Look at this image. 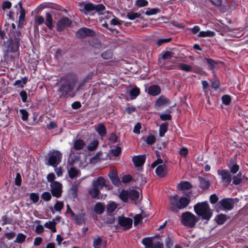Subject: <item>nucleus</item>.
Instances as JSON below:
<instances>
[{
	"label": "nucleus",
	"instance_id": "f257e3e1",
	"mask_svg": "<svg viewBox=\"0 0 248 248\" xmlns=\"http://www.w3.org/2000/svg\"><path fill=\"white\" fill-rule=\"evenodd\" d=\"M196 214L202 219L209 220L212 216V212L206 202H198L194 206Z\"/></svg>",
	"mask_w": 248,
	"mask_h": 248
},
{
	"label": "nucleus",
	"instance_id": "f03ea898",
	"mask_svg": "<svg viewBox=\"0 0 248 248\" xmlns=\"http://www.w3.org/2000/svg\"><path fill=\"white\" fill-rule=\"evenodd\" d=\"M106 180L102 176L94 179L92 182V187L89 190V193L93 198H96L100 191L105 186Z\"/></svg>",
	"mask_w": 248,
	"mask_h": 248
},
{
	"label": "nucleus",
	"instance_id": "7ed1b4c3",
	"mask_svg": "<svg viewBox=\"0 0 248 248\" xmlns=\"http://www.w3.org/2000/svg\"><path fill=\"white\" fill-rule=\"evenodd\" d=\"M170 201L172 210L175 208L183 209L186 208L190 202L189 199L185 197H181L178 199V196L176 195L170 197Z\"/></svg>",
	"mask_w": 248,
	"mask_h": 248
},
{
	"label": "nucleus",
	"instance_id": "20e7f679",
	"mask_svg": "<svg viewBox=\"0 0 248 248\" xmlns=\"http://www.w3.org/2000/svg\"><path fill=\"white\" fill-rule=\"evenodd\" d=\"M182 224L188 228L193 227L198 221V217L190 212H185L181 215Z\"/></svg>",
	"mask_w": 248,
	"mask_h": 248
},
{
	"label": "nucleus",
	"instance_id": "39448f33",
	"mask_svg": "<svg viewBox=\"0 0 248 248\" xmlns=\"http://www.w3.org/2000/svg\"><path fill=\"white\" fill-rule=\"evenodd\" d=\"M62 154L58 151H54L49 154L48 164L54 168L61 162Z\"/></svg>",
	"mask_w": 248,
	"mask_h": 248
},
{
	"label": "nucleus",
	"instance_id": "423d86ee",
	"mask_svg": "<svg viewBox=\"0 0 248 248\" xmlns=\"http://www.w3.org/2000/svg\"><path fill=\"white\" fill-rule=\"evenodd\" d=\"M174 50L167 51L162 53V59L160 60V63L164 64L165 68H168V66L166 65V63L169 61L172 62L175 60V56Z\"/></svg>",
	"mask_w": 248,
	"mask_h": 248
},
{
	"label": "nucleus",
	"instance_id": "0eeeda50",
	"mask_svg": "<svg viewBox=\"0 0 248 248\" xmlns=\"http://www.w3.org/2000/svg\"><path fill=\"white\" fill-rule=\"evenodd\" d=\"M162 163L163 161L162 159H158L152 164V168H155L158 164H160L155 169V173L156 175L160 177H164L166 174V166L164 165H162Z\"/></svg>",
	"mask_w": 248,
	"mask_h": 248
},
{
	"label": "nucleus",
	"instance_id": "6e6552de",
	"mask_svg": "<svg viewBox=\"0 0 248 248\" xmlns=\"http://www.w3.org/2000/svg\"><path fill=\"white\" fill-rule=\"evenodd\" d=\"M51 188L50 191L52 195L56 198H59L61 196L62 193V185L57 182H52L50 184Z\"/></svg>",
	"mask_w": 248,
	"mask_h": 248
},
{
	"label": "nucleus",
	"instance_id": "1a4fd4ad",
	"mask_svg": "<svg viewBox=\"0 0 248 248\" xmlns=\"http://www.w3.org/2000/svg\"><path fill=\"white\" fill-rule=\"evenodd\" d=\"M133 220L131 218L124 217H119L118 222L119 225L125 230L130 229L132 225Z\"/></svg>",
	"mask_w": 248,
	"mask_h": 248
},
{
	"label": "nucleus",
	"instance_id": "9d476101",
	"mask_svg": "<svg viewBox=\"0 0 248 248\" xmlns=\"http://www.w3.org/2000/svg\"><path fill=\"white\" fill-rule=\"evenodd\" d=\"M217 173L221 176L222 181L229 184L232 181V175L230 171L226 170H218Z\"/></svg>",
	"mask_w": 248,
	"mask_h": 248
},
{
	"label": "nucleus",
	"instance_id": "9b49d317",
	"mask_svg": "<svg viewBox=\"0 0 248 248\" xmlns=\"http://www.w3.org/2000/svg\"><path fill=\"white\" fill-rule=\"evenodd\" d=\"M79 10L81 12L86 14L87 12L95 10V7L90 2H82L78 3Z\"/></svg>",
	"mask_w": 248,
	"mask_h": 248
},
{
	"label": "nucleus",
	"instance_id": "f8f14e48",
	"mask_svg": "<svg viewBox=\"0 0 248 248\" xmlns=\"http://www.w3.org/2000/svg\"><path fill=\"white\" fill-rule=\"evenodd\" d=\"M71 21L67 17H63L61 18L57 24V30L61 31L65 28L69 27L71 24Z\"/></svg>",
	"mask_w": 248,
	"mask_h": 248
},
{
	"label": "nucleus",
	"instance_id": "ddd939ff",
	"mask_svg": "<svg viewBox=\"0 0 248 248\" xmlns=\"http://www.w3.org/2000/svg\"><path fill=\"white\" fill-rule=\"evenodd\" d=\"M220 203L225 210H231L234 206V202L232 199H223Z\"/></svg>",
	"mask_w": 248,
	"mask_h": 248
},
{
	"label": "nucleus",
	"instance_id": "4468645a",
	"mask_svg": "<svg viewBox=\"0 0 248 248\" xmlns=\"http://www.w3.org/2000/svg\"><path fill=\"white\" fill-rule=\"evenodd\" d=\"M93 34V31L86 28H81L77 32V36L79 38H82L87 36H92Z\"/></svg>",
	"mask_w": 248,
	"mask_h": 248
},
{
	"label": "nucleus",
	"instance_id": "2eb2a0df",
	"mask_svg": "<svg viewBox=\"0 0 248 248\" xmlns=\"http://www.w3.org/2000/svg\"><path fill=\"white\" fill-rule=\"evenodd\" d=\"M145 160V156L144 155L134 156L132 158V161L136 167L142 166Z\"/></svg>",
	"mask_w": 248,
	"mask_h": 248
},
{
	"label": "nucleus",
	"instance_id": "dca6fc26",
	"mask_svg": "<svg viewBox=\"0 0 248 248\" xmlns=\"http://www.w3.org/2000/svg\"><path fill=\"white\" fill-rule=\"evenodd\" d=\"M170 104V100L164 96L159 97L155 102V106L159 108Z\"/></svg>",
	"mask_w": 248,
	"mask_h": 248
},
{
	"label": "nucleus",
	"instance_id": "f3484780",
	"mask_svg": "<svg viewBox=\"0 0 248 248\" xmlns=\"http://www.w3.org/2000/svg\"><path fill=\"white\" fill-rule=\"evenodd\" d=\"M129 93L130 100H133L140 94V90L137 86H134L129 90Z\"/></svg>",
	"mask_w": 248,
	"mask_h": 248
},
{
	"label": "nucleus",
	"instance_id": "a211bd4d",
	"mask_svg": "<svg viewBox=\"0 0 248 248\" xmlns=\"http://www.w3.org/2000/svg\"><path fill=\"white\" fill-rule=\"evenodd\" d=\"M129 197L130 199L135 201H138L141 198L140 191L135 189L129 191Z\"/></svg>",
	"mask_w": 248,
	"mask_h": 248
},
{
	"label": "nucleus",
	"instance_id": "6ab92c4d",
	"mask_svg": "<svg viewBox=\"0 0 248 248\" xmlns=\"http://www.w3.org/2000/svg\"><path fill=\"white\" fill-rule=\"evenodd\" d=\"M161 92L160 88L157 85H153L149 87L148 93L153 96L158 95Z\"/></svg>",
	"mask_w": 248,
	"mask_h": 248
},
{
	"label": "nucleus",
	"instance_id": "aec40b11",
	"mask_svg": "<svg viewBox=\"0 0 248 248\" xmlns=\"http://www.w3.org/2000/svg\"><path fill=\"white\" fill-rule=\"evenodd\" d=\"M93 247L94 248H101L102 246V239L98 236L95 235L93 237Z\"/></svg>",
	"mask_w": 248,
	"mask_h": 248
},
{
	"label": "nucleus",
	"instance_id": "412c9836",
	"mask_svg": "<svg viewBox=\"0 0 248 248\" xmlns=\"http://www.w3.org/2000/svg\"><path fill=\"white\" fill-rule=\"evenodd\" d=\"M95 129L101 137H104L106 134V129L102 124H99L95 126Z\"/></svg>",
	"mask_w": 248,
	"mask_h": 248
},
{
	"label": "nucleus",
	"instance_id": "4be33fe9",
	"mask_svg": "<svg viewBox=\"0 0 248 248\" xmlns=\"http://www.w3.org/2000/svg\"><path fill=\"white\" fill-rule=\"evenodd\" d=\"M85 146L84 141L80 139L77 140L74 142V148L76 150H81Z\"/></svg>",
	"mask_w": 248,
	"mask_h": 248
},
{
	"label": "nucleus",
	"instance_id": "5701e85b",
	"mask_svg": "<svg viewBox=\"0 0 248 248\" xmlns=\"http://www.w3.org/2000/svg\"><path fill=\"white\" fill-rule=\"evenodd\" d=\"M191 187L192 186L191 184L187 181H183L180 183L177 186L178 188L182 190L189 189L191 188Z\"/></svg>",
	"mask_w": 248,
	"mask_h": 248
},
{
	"label": "nucleus",
	"instance_id": "b1692460",
	"mask_svg": "<svg viewBox=\"0 0 248 248\" xmlns=\"http://www.w3.org/2000/svg\"><path fill=\"white\" fill-rule=\"evenodd\" d=\"M56 223L55 220L53 219L51 221H49L46 222L44 224V226L45 227L50 229L53 232H55L57 231Z\"/></svg>",
	"mask_w": 248,
	"mask_h": 248
},
{
	"label": "nucleus",
	"instance_id": "393cba45",
	"mask_svg": "<svg viewBox=\"0 0 248 248\" xmlns=\"http://www.w3.org/2000/svg\"><path fill=\"white\" fill-rule=\"evenodd\" d=\"M45 24L48 28V29L50 30L52 29L53 27L52 23V17L50 13H46Z\"/></svg>",
	"mask_w": 248,
	"mask_h": 248
},
{
	"label": "nucleus",
	"instance_id": "a878e982",
	"mask_svg": "<svg viewBox=\"0 0 248 248\" xmlns=\"http://www.w3.org/2000/svg\"><path fill=\"white\" fill-rule=\"evenodd\" d=\"M168 126V123L165 122L162 123L159 127V134L160 137H163L167 131Z\"/></svg>",
	"mask_w": 248,
	"mask_h": 248
},
{
	"label": "nucleus",
	"instance_id": "bb28decb",
	"mask_svg": "<svg viewBox=\"0 0 248 248\" xmlns=\"http://www.w3.org/2000/svg\"><path fill=\"white\" fill-rule=\"evenodd\" d=\"M105 210L104 205L100 202L96 203L94 207V211L98 214H102Z\"/></svg>",
	"mask_w": 248,
	"mask_h": 248
},
{
	"label": "nucleus",
	"instance_id": "cd10ccee",
	"mask_svg": "<svg viewBox=\"0 0 248 248\" xmlns=\"http://www.w3.org/2000/svg\"><path fill=\"white\" fill-rule=\"evenodd\" d=\"M59 90L60 92H62V95H65L73 90V87L70 85H63Z\"/></svg>",
	"mask_w": 248,
	"mask_h": 248
},
{
	"label": "nucleus",
	"instance_id": "c85d7f7f",
	"mask_svg": "<svg viewBox=\"0 0 248 248\" xmlns=\"http://www.w3.org/2000/svg\"><path fill=\"white\" fill-rule=\"evenodd\" d=\"M215 34V32L211 31H200L198 36L200 37H213Z\"/></svg>",
	"mask_w": 248,
	"mask_h": 248
},
{
	"label": "nucleus",
	"instance_id": "c756f323",
	"mask_svg": "<svg viewBox=\"0 0 248 248\" xmlns=\"http://www.w3.org/2000/svg\"><path fill=\"white\" fill-rule=\"evenodd\" d=\"M129 191L123 190L121 191V192L119 194V198L122 200L124 202H126L128 199H129Z\"/></svg>",
	"mask_w": 248,
	"mask_h": 248
},
{
	"label": "nucleus",
	"instance_id": "7c9ffc66",
	"mask_svg": "<svg viewBox=\"0 0 248 248\" xmlns=\"http://www.w3.org/2000/svg\"><path fill=\"white\" fill-rule=\"evenodd\" d=\"M99 144L97 140H94L92 141L88 145L87 149L89 151H93L96 149Z\"/></svg>",
	"mask_w": 248,
	"mask_h": 248
},
{
	"label": "nucleus",
	"instance_id": "2f4dec72",
	"mask_svg": "<svg viewBox=\"0 0 248 248\" xmlns=\"http://www.w3.org/2000/svg\"><path fill=\"white\" fill-rule=\"evenodd\" d=\"M200 182V186L203 189H207L210 185L209 182L204 178L200 177L199 178Z\"/></svg>",
	"mask_w": 248,
	"mask_h": 248
},
{
	"label": "nucleus",
	"instance_id": "473e14b6",
	"mask_svg": "<svg viewBox=\"0 0 248 248\" xmlns=\"http://www.w3.org/2000/svg\"><path fill=\"white\" fill-rule=\"evenodd\" d=\"M228 166L231 170V172L233 174L236 173L239 170V166L233 162L230 163Z\"/></svg>",
	"mask_w": 248,
	"mask_h": 248
},
{
	"label": "nucleus",
	"instance_id": "72a5a7b5",
	"mask_svg": "<svg viewBox=\"0 0 248 248\" xmlns=\"http://www.w3.org/2000/svg\"><path fill=\"white\" fill-rule=\"evenodd\" d=\"M142 243L147 248H152L153 242L151 238L147 237L142 239Z\"/></svg>",
	"mask_w": 248,
	"mask_h": 248
},
{
	"label": "nucleus",
	"instance_id": "f704fd0d",
	"mask_svg": "<svg viewBox=\"0 0 248 248\" xmlns=\"http://www.w3.org/2000/svg\"><path fill=\"white\" fill-rule=\"evenodd\" d=\"M117 208V204L113 202H110L107 205V210L108 212L111 213Z\"/></svg>",
	"mask_w": 248,
	"mask_h": 248
},
{
	"label": "nucleus",
	"instance_id": "c9c22d12",
	"mask_svg": "<svg viewBox=\"0 0 248 248\" xmlns=\"http://www.w3.org/2000/svg\"><path fill=\"white\" fill-rule=\"evenodd\" d=\"M242 173L239 172L236 175L233 177L232 184L235 185L240 184L242 182Z\"/></svg>",
	"mask_w": 248,
	"mask_h": 248
},
{
	"label": "nucleus",
	"instance_id": "e433bc0d",
	"mask_svg": "<svg viewBox=\"0 0 248 248\" xmlns=\"http://www.w3.org/2000/svg\"><path fill=\"white\" fill-rule=\"evenodd\" d=\"M64 206V203L62 201H57L54 205L55 210L59 212H61Z\"/></svg>",
	"mask_w": 248,
	"mask_h": 248
},
{
	"label": "nucleus",
	"instance_id": "4c0bfd02",
	"mask_svg": "<svg viewBox=\"0 0 248 248\" xmlns=\"http://www.w3.org/2000/svg\"><path fill=\"white\" fill-rule=\"evenodd\" d=\"M26 238V236L25 234L22 233H20L17 234V237L15 240L14 242L20 244L25 241Z\"/></svg>",
	"mask_w": 248,
	"mask_h": 248
},
{
	"label": "nucleus",
	"instance_id": "58836bf2",
	"mask_svg": "<svg viewBox=\"0 0 248 248\" xmlns=\"http://www.w3.org/2000/svg\"><path fill=\"white\" fill-rule=\"evenodd\" d=\"M68 173L69 177L71 179H73L78 175V170L75 169V168L73 167L70 168V169L68 171Z\"/></svg>",
	"mask_w": 248,
	"mask_h": 248
},
{
	"label": "nucleus",
	"instance_id": "ea45409f",
	"mask_svg": "<svg viewBox=\"0 0 248 248\" xmlns=\"http://www.w3.org/2000/svg\"><path fill=\"white\" fill-rule=\"evenodd\" d=\"M179 68L186 72H189L192 70V67L190 65L185 63H180L179 65Z\"/></svg>",
	"mask_w": 248,
	"mask_h": 248
},
{
	"label": "nucleus",
	"instance_id": "a19ab883",
	"mask_svg": "<svg viewBox=\"0 0 248 248\" xmlns=\"http://www.w3.org/2000/svg\"><path fill=\"white\" fill-rule=\"evenodd\" d=\"M211 86L215 90H217L220 85V81L218 78H212L211 80Z\"/></svg>",
	"mask_w": 248,
	"mask_h": 248
},
{
	"label": "nucleus",
	"instance_id": "79ce46f5",
	"mask_svg": "<svg viewBox=\"0 0 248 248\" xmlns=\"http://www.w3.org/2000/svg\"><path fill=\"white\" fill-rule=\"evenodd\" d=\"M27 78H22L21 79L17 80L15 81L14 85L18 87H23L27 82Z\"/></svg>",
	"mask_w": 248,
	"mask_h": 248
},
{
	"label": "nucleus",
	"instance_id": "37998d69",
	"mask_svg": "<svg viewBox=\"0 0 248 248\" xmlns=\"http://www.w3.org/2000/svg\"><path fill=\"white\" fill-rule=\"evenodd\" d=\"M226 220L225 215H219L216 218V221L218 224H222Z\"/></svg>",
	"mask_w": 248,
	"mask_h": 248
},
{
	"label": "nucleus",
	"instance_id": "c03bdc74",
	"mask_svg": "<svg viewBox=\"0 0 248 248\" xmlns=\"http://www.w3.org/2000/svg\"><path fill=\"white\" fill-rule=\"evenodd\" d=\"M140 16V14L133 12H129L127 14V17L130 20H134L135 18L139 17Z\"/></svg>",
	"mask_w": 248,
	"mask_h": 248
},
{
	"label": "nucleus",
	"instance_id": "a18cd8bd",
	"mask_svg": "<svg viewBox=\"0 0 248 248\" xmlns=\"http://www.w3.org/2000/svg\"><path fill=\"white\" fill-rule=\"evenodd\" d=\"M41 198L44 201L47 202L51 200V195L49 192H45L42 194Z\"/></svg>",
	"mask_w": 248,
	"mask_h": 248
},
{
	"label": "nucleus",
	"instance_id": "49530a36",
	"mask_svg": "<svg viewBox=\"0 0 248 248\" xmlns=\"http://www.w3.org/2000/svg\"><path fill=\"white\" fill-rule=\"evenodd\" d=\"M21 114V119L23 121H26L28 120L29 113L28 112L24 109H21L19 110Z\"/></svg>",
	"mask_w": 248,
	"mask_h": 248
},
{
	"label": "nucleus",
	"instance_id": "de8ad7c7",
	"mask_svg": "<svg viewBox=\"0 0 248 248\" xmlns=\"http://www.w3.org/2000/svg\"><path fill=\"white\" fill-rule=\"evenodd\" d=\"M159 12V10L156 8L148 9L145 12V14L147 16L155 15Z\"/></svg>",
	"mask_w": 248,
	"mask_h": 248
},
{
	"label": "nucleus",
	"instance_id": "09e8293b",
	"mask_svg": "<svg viewBox=\"0 0 248 248\" xmlns=\"http://www.w3.org/2000/svg\"><path fill=\"white\" fill-rule=\"evenodd\" d=\"M206 62L208 64V67L210 68H214L217 66V63L212 59H206Z\"/></svg>",
	"mask_w": 248,
	"mask_h": 248
},
{
	"label": "nucleus",
	"instance_id": "8fccbe9b",
	"mask_svg": "<svg viewBox=\"0 0 248 248\" xmlns=\"http://www.w3.org/2000/svg\"><path fill=\"white\" fill-rule=\"evenodd\" d=\"M155 141V138L153 135H149L147 137L146 140V143L148 144L151 145L154 143Z\"/></svg>",
	"mask_w": 248,
	"mask_h": 248
},
{
	"label": "nucleus",
	"instance_id": "3c124183",
	"mask_svg": "<svg viewBox=\"0 0 248 248\" xmlns=\"http://www.w3.org/2000/svg\"><path fill=\"white\" fill-rule=\"evenodd\" d=\"M222 101L224 105H228L230 103L231 98L228 95H224L222 97Z\"/></svg>",
	"mask_w": 248,
	"mask_h": 248
},
{
	"label": "nucleus",
	"instance_id": "603ef678",
	"mask_svg": "<svg viewBox=\"0 0 248 248\" xmlns=\"http://www.w3.org/2000/svg\"><path fill=\"white\" fill-rule=\"evenodd\" d=\"M74 217L76 223L78 224H80L83 222V217L81 215L77 216L75 215Z\"/></svg>",
	"mask_w": 248,
	"mask_h": 248
},
{
	"label": "nucleus",
	"instance_id": "864d4df0",
	"mask_svg": "<svg viewBox=\"0 0 248 248\" xmlns=\"http://www.w3.org/2000/svg\"><path fill=\"white\" fill-rule=\"evenodd\" d=\"M136 4L139 7H144L147 5L148 1L146 0H137Z\"/></svg>",
	"mask_w": 248,
	"mask_h": 248
},
{
	"label": "nucleus",
	"instance_id": "5fc2aeb1",
	"mask_svg": "<svg viewBox=\"0 0 248 248\" xmlns=\"http://www.w3.org/2000/svg\"><path fill=\"white\" fill-rule=\"evenodd\" d=\"M112 53L110 51L104 52L102 54V57L105 59H108L111 58Z\"/></svg>",
	"mask_w": 248,
	"mask_h": 248
},
{
	"label": "nucleus",
	"instance_id": "6e6d98bb",
	"mask_svg": "<svg viewBox=\"0 0 248 248\" xmlns=\"http://www.w3.org/2000/svg\"><path fill=\"white\" fill-rule=\"evenodd\" d=\"M30 198L31 200L33 202H37L39 200L38 195L34 193H32L31 194Z\"/></svg>",
	"mask_w": 248,
	"mask_h": 248
},
{
	"label": "nucleus",
	"instance_id": "4d7b16f0",
	"mask_svg": "<svg viewBox=\"0 0 248 248\" xmlns=\"http://www.w3.org/2000/svg\"><path fill=\"white\" fill-rule=\"evenodd\" d=\"M218 200V199L216 194H212L210 197V202L212 204L216 203Z\"/></svg>",
	"mask_w": 248,
	"mask_h": 248
},
{
	"label": "nucleus",
	"instance_id": "13d9d810",
	"mask_svg": "<svg viewBox=\"0 0 248 248\" xmlns=\"http://www.w3.org/2000/svg\"><path fill=\"white\" fill-rule=\"evenodd\" d=\"M21 183V178L20 174L18 173L16 174V178H15V184L16 186H20Z\"/></svg>",
	"mask_w": 248,
	"mask_h": 248
},
{
	"label": "nucleus",
	"instance_id": "bf43d9fd",
	"mask_svg": "<svg viewBox=\"0 0 248 248\" xmlns=\"http://www.w3.org/2000/svg\"><path fill=\"white\" fill-rule=\"evenodd\" d=\"M163 244L160 242L157 241L153 242L152 248H163Z\"/></svg>",
	"mask_w": 248,
	"mask_h": 248
},
{
	"label": "nucleus",
	"instance_id": "052dcab7",
	"mask_svg": "<svg viewBox=\"0 0 248 248\" xmlns=\"http://www.w3.org/2000/svg\"><path fill=\"white\" fill-rule=\"evenodd\" d=\"M171 118V115L168 114H162L160 115V118L163 121L170 120Z\"/></svg>",
	"mask_w": 248,
	"mask_h": 248
},
{
	"label": "nucleus",
	"instance_id": "680f3d73",
	"mask_svg": "<svg viewBox=\"0 0 248 248\" xmlns=\"http://www.w3.org/2000/svg\"><path fill=\"white\" fill-rule=\"evenodd\" d=\"M170 40V38H163V39H158L156 43L158 45L160 46L161 45L163 44L166 43L167 42H169Z\"/></svg>",
	"mask_w": 248,
	"mask_h": 248
},
{
	"label": "nucleus",
	"instance_id": "e2e57ef3",
	"mask_svg": "<svg viewBox=\"0 0 248 248\" xmlns=\"http://www.w3.org/2000/svg\"><path fill=\"white\" fill-rule=\"evenodd\" d=\"M142 220V217L140 215L138 214L134 217V224L135 225L139 224Z\"/></svg>",
	"mask_w": 248,
	"mask_h": 248
},
{
	"label": "nucleus",
	"instance_id": "0e129e2a",
	"mask_svg": "<svg viewBox=\"0 0 248 248\" xmlns=\"http://www.w3.org/2000/svg\"><path fill=\"white\" fill-rule=\"evenodd\" d=\"M46 179L48 182L52 183V182H54V180L55 179V175L53 173H49L47 175Z\"/></svg>",
	"mask_w": 248,
	"mask_h": 248
},
{
	"label": "nucleus",
	"instance_id": "69168bd1",
	"mask_svg": "<svg viewBox=\"0 0 248 248\" xmlns=\"http://www.w3.org/2000/svg\"><path fill=\"white\" fill-rule=\"evenodd\" d=\"M132 179V177L129 175H126L123 177L122 181L124 183H127L130 182Z\"/></svg>",
	"mask_w": 248,
	"mask_h": 248
},
{
	"label": "nucleus",
	"instance_id": "338daca9",
	"mask_svg": "<svg viewBox=\"0 0 248 248\" xmlns=\"http://www.w3.org/2000/svg\"><path fill=\"white\" fill-rule=\"evenodd\" d=\"M200 27L198 26H195L194 27L192 28H190L189 30L193 33L197 34L198 32H200Z\"/></svg>",
	"mask_w": 248,
	"mask_h": 248
},
{
	"label": "nucleus",
	"instance_id": "774afa93",
	"mask_svg": "<svg viewBox=\"0 0 248 248\" xmlns=\"http://www.w3.org/2000/svg\"><path fill=\"white\" fill-rule=\"evenodd\" d=\"M44 229L42 225H38L36 226L35 232L37 233H41L44 232Z\"/></svg>",
	"mask_w": 248,
	"mask_h": 248
}]
</instances>
